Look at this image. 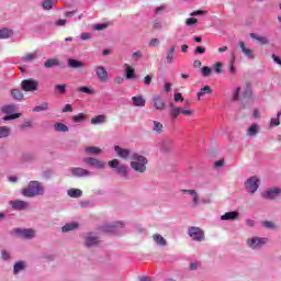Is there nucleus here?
Returning a JSON list of instances; mask_svg holds the SVG:
<instances>
[{"label":"nucleus","instance_id":"f257e3e1","mask_svg":"<svg viewBox=\"0 0 281 281\" xmlns=\"http://www.w3.org/2000/svg\"><path fill=\"white\" fill-rule=\"evenodd\" d=\"M23 196L32 199L34 196H41L45 194V189L38 181H31L27 187L22 189Z\"/></svg>","mask_w":281,"mask_h":281},{"label":"nucleus","instance_id":"f03ea898","mask_svg":"<svg viewBox=\"0 0 281 281\" xmlns=\"http://www.w3.org/2000/svg\"><path fill=\"white\" fill-rule=\"evenodd\" d=\"M147 164H148L147 157H144L143 155H139V154L132 155L131 168L136 172H145Z\"/></svg>","mask_w":281,"mask_h":281},{"label":"nucleus","instance_id":"7ed1b4c3","mask_svg":"<svg viewBox=\"0 0 281 281\" xmlns=\"http://www.w3.org/2000/svg\"><path fill=\"white\" fill-rule=\"evenodd\" d=\"M189 236L190 238H192V240H196L198 243H201V240H205V233L200 227H190Z\"/></svg>","mask_w":281,"mask_h":281},{"label":"nucleus","instance_id":"20e7f679","mask_svg":"<svg viewBox=\"0 0 281 281\" xmlns=\"http://www.w3.org/2000/svg\"><path fill=\"white\" fill-rule=\"evenodd\" d=\"M21 87L23 91H38V81L36 79H24Z\"/></svg>","mask_w":281,"mask_h":281},{"label":"nucleus","instance_id":"39448f33","mask_svg":"<svg viewBox=\"0 0 281 281\" xmlns=\"http://www.w3.org/2000/svg\"><path fill=\"white\" fill-rule=\"evenodd\" d=\"M269 243L268 238L254 237L247 240V244L251 249H260L262 245H267Z\"/></svg>","mask_w":281,"mask_h":281},{"label":"nucleus","instance_id":"423d86ee","mask_svg":"<svg viewBox=\"0 0 281 281\" xmlns=\"http://www.w3.org/2000/svg\"><path fill=\"white\" fill-rule=\"evenodd\" d=\"M83 164H87L88 166H93V168H99L100 170H102V168H105L106 164H104V161L99 160L97 158L93 157H86L82 159Z\"/></svg>","mask_w":281,"mask_h":281},{"label":"nucleus","instance_id":"0eeeda50","mask_svg":"<svg viewBox=\"0 0 281 281\" xmlns=\"http://www.w3.org/2000/svg\"><path fill=\"white\" fill-rule=\"evenodd\" d=\"M15 234L21 236L22 238H26L27 240H30L31 238H34V236H36V231H34L33 228H16Z\"/></svg>","mask_w":281,"mask_h":281},{"label":"nucleus","instance_id":"6e6552de","mask_svg":"<svg viewBox=\"0 0 281 281\" xmlns=\"http://www.w3.org/2000/svg\"><path fill=\"white\" fill-rule=\"evenodd\" d=\"M94 71L101 82H106V80H109V71H106V68H104V66H97L94 68Z\"/></svg>","mask_w":281,"mask_h":281},{"label":"nucleus","instance_id":"1a4fd4ad","mask_svg":"<svg viewBox=\"0 0 281 281\" xmlns=\"http://www.w3.org/2000/svg\"><path fill=\"white\" fill-rule=\"evenodd\" d=\"M258 178L251 177L246 181V190L247 192H250V194H254L258 190Z\"/></svg>","mask_w":281,"mask_h":281},{"label":"nucleus","instance_id":"9d476101","mask_svg":"<svg viewBox=\"0 0 281 281\" xmlns=\"http://www.w3.org/2000/svg\"><path fill=\"white\" fill-rule=\"evenodd\" d=\"M154 108L157 111H164L166 109V101L161 98V95L156 94L153 97Z\"/></svg>","mask_w":281,"mask_h":281},{"label":"nucleus","instance_id":"9b49d317","mask_svg":"<svg viewBox=\"0 0 281 281\" xmlns=\"http://www.w3.org/2000/svg\"><path fill=\"white\" fill-rule=\"evenodd\" d=\"M239 48L241 49L243 54L247 56L250 60H254V58H256L254 49L248 48L243 41H239Z\"/></svg>","mask_w":281,"mask_h":281},{"label":"nucleus","instance_id":"f8f14e48","mask_svg":"<svg viewBox=\"0 0 281 281\" xmlns=\"http://www.w3.org/2000/svg\"><path fill=\"white\" fill-rule=\"evenodd\" d=\"M72 177H90L91 171L81 168V167H75L71 169Z\"/></svg>","mask_w":281,"mask_h":281},{"label":"nucleus","instance_id":"ddd939ff","mask_svg":"<svg viewBox=\"0 0 281 281\" xmlns=\"http://www.w3.org/2000/svg\"><path fill=\"white\" fill-rule=\"evenodd\" d=\"M114 150L117 154V157H121V159H128V157L131 156V150L124 149L120 146H115Z\"/></svg>","mask_w":281,"mask_h":281},{"label":"nucleus","instance_id":"4468645a","mask_svg":"<svg viewBox=\"0 0 281 281\" xmlns=\"http://www.w3.org/2000/svg\"><path fill=\"white\" fill-rule=\"evenodd\" d=\"M169 109H170L169 115H170L172 122H175V120H177L179 117V115H181V108H177V106H175V104L171 103L169 105Z\"/></svg>","mask_w":281,"mask_h":281},{"label":"nucleus","instance_id":"2eb2a0df","mask_svg":"<svg viewBox=\"0 0 281 281\" xmlns=\"http://www.w3.org/2000/svg\"><path fill=\"white\" fill-rule=\"evenodd\" d=\"M68 67L70 69H82V67H85V63H82L78 59L69 58L68 59Z\"/></svg>","mask_w":281,"mask_h":281},{"label":"nucleus","instance_id":"dca6fc26","mask_svg":"<svg viewBox=\"0 0 281 281\" xmlns=\"http://www.w3.org/2000/svg\"><path fill=\"white\" fill-rule=\"evenodd\" d=\"M10 205L14 209V210H26L27 207V202L23 201V200H16V201H11Z\"/></svg>","mask_w":281,"mask_h":281},{"label":"nucleus","instance_id":"f3484780","mask_svg":"<svg viewBox=\"0 0 281 281\" xmlns=\"http://www.w3.org/2000/svg\"><path fill=\"white\" fill-rule=\"evenodd\" d=\"M46 69H52L53 67H60V60L58 58H49L44 63Z\"/></svg>","mask_w":281,"mask_h":281},{"label":"nucleus","instance_id":"a211bd4d","mask_svg":"<svg viewBox=\"0 0 281 281\" xmlns=\"http://www.w3.org/2000/svg\"><path fill=\"white\" fill-rule=\"evenodd\" d=\"M278 194H280V189L279 188H274V189H270L267 192L262 193L263 199H276V196H278Z\"/></svg>","mask_w":281,"mask_h":281},{"label":"nucleus","instance_id":"6ab92c4d","mask_svg":"<svg viewBox=\"0 0 281 281\" xmlns=\"http://www.w3.org/2000/svg\"><path fill=\"white\" fill-rule=\"evenodd\" d=\"M132 103L134 106H146V99L144 95L132 97Z\"/></svg>","mask_w":281,"mask_h":281},{"label":"nucleus","instance_id":"aec40b11","mask_svg":"<svg viewBox=\"0 0 281 281\" xmlns=\"http://www.w3.org/2000/svg\"><path fill=\"white\" fill-rule=\"evenodd\" d=\"M124 226V222H116L113 225L111 224H106L103 226V232H115V229H117V227H123Z\"/></svg>","mask_w":281,"mask_h":281},{"label":"nucleus","instance_id":"412c9836","mask_svg":"<svg viewBox=\"0 0 281 281\" xmlns=\"http://www.w3.org/2000/svg\"><path fill=\"white\" fill-rule=\"evenodd\" d=\"M250 38L254 41H257V43H260V45H269V38L265 36H260L256 33H250Z\"/></svg>","mask_w":281,"mask_h":281},{"label":"nucleus","instance_id":"4be33fe9","mask_svg":"<svg viewBox=\"0 0 281 281\" xmlns=\"http://www.w3.org/2000/svg\"><path fill=\"white\" fill-rule=\"evenodd\" d=\"M238 218V212L231 211L221 216V221H236Z\"/></svg>","mask_w":281,"mask_h":281},{"label":"nucleus","instance_id":"5701e85b","mask_svg":"<svg viewBox=\"0 0 281 281\" xmlns=\"http://www.w3.org/2000/svg\"><path fill=\"white\" fill-rule=\"evenodd\" d=\"M175 49H177L176 46H170L167 50L166 60L168 65H172V63H175Z\"/></svg>","mask_w":281,"mask_h":281},{"label":"nucleus","instance_id":"b1692460","mask_svg":"<svg viewBox=\"0 0 281 281\" xmlns=\"http://www.w3.org/2000/svg\"><path fill=\"white\" fill-rule=\"evenodd\" d=\"M153 239L157 245H159V247H166L168 245V241H166V238H164V236L159 234H154Z\"/></svg>","mask_w":281,"mask_h":281},{"label":"nucleus","instance_id":"393cba45","mask_svg":"<svg viewBox=\"0 0 281 281\" xmlns=\"http://www.w3.org/2000/svg\"><path fill=\"white\" fill-rule=\"evenodd\" d=\"M203 95H212V87L204 86L203 88H201L200 91L198 92V100H201Z\"/></svg>","mask_w":281,"mask_h":281},{"label":"nucleus","instance_id":"a878e982","mask_svg":"<svg viewBox=\"0 0 281 281\" xmlns=\"http://www.w3.org/2000/svg\"><path fill=\"white\" fill-rule=\"evenodd\" d=\"M79 93H86L87 95H95V90L91 87L82 86L77 88Z\"/></svg>","mask_w":281,"mask_h":281},{"label":"nucleus","instance_id":"bb28decb","mask_svg":"<svg viewBox=\"0 0 281 281\" xmlns=\"http://www.w3.org/2000/svg\"><path fill=\"white\" fill-rule=\"evenodd\" d=\"M125 78L126 80H133V78H135V69L128 64L125 65Z\"/></svg>","mask_w":281,"mask_h":281},{"label":"nucleus","instance_id":"cd10ccee","mask_svg":"<svg viewBox=\"0 0 281 281\" xmlns=\"http://www.w3.org/2000/svg\"><path fill=\"white\" fill-rule=\"evenodd\" d=\"M85 151L88 155H100L102 153V149H100V147L89 146L85 148Z\"/></svg>","mask_w":281,"mask_h":281},{"label":"nucleus","instance_id":"c85d7f7f","mask_svg":"<svg viewBox=\"0 0 281 281\" xmlns=\"http://www.w3.org/2000/svg\"><path fill=\"white\" fill-rule=\"evenodd\" d=\"M98 243H100V239H98V237H93L91 235L86 237V247H93V245H98Z\"/></svg>","mask_w":281,"mask_h":281},{"label":"nucleus","instance_id":"c756f323","mask_svg":"<svg viewBox=\"0 0 281 281\" xmlns=\"http://www.w3.org/2000/svg\"><path fill=\"white\" fill-rule=\"evenodd\" d=\"M106 122V115L100 114L91 119V124H104Z\"/></svg>","mask_w":281,"mask_h":281},{"label":"nucleus","instance_id":"7c9ffc66","mask_svg":"<svg viewBox=\"0 0 281 281\" xmlns=\"http://www.w3.org/2000/svg\"><path fill=\"white\" fill-rule=\"evenodd\" d=\"M68 196H70L71 199H80V196H82V190L70 189L68 190Z\"/></svg>","mask_w":281,"mask_h":281},{"label":"nucleus","instance_id":"2f4dec72","mask_svg":"<svg viewBox=\"0 0 281 281\" xmlns=\"http://www.w3.org/2000/svg\"><path fill=\"white\" fill-rule=\"evenodd\" d=\"M183 193L186 194H190L191 196H193V203L194 205H199V194L196 193L195 190H182Z\"/></svg>","mask_w":281,"mask_h":281},{"label":"nucleus","instance_id":"473e14b6","mask_svg":"<svg viewBox=\"0 0 281 281\" xmlns=\"http://www.w3.org/2000/svg\"><path fill=\"white\" fill-rule=\"evenodd\" d=\"M54 128L57 133H67L69 131V127L64 123H55Z\"/></svg>","mask_w":281,"mask_h":281},{"label":"nucleus","instance_id":"72a5a7b5","mask_svg":"<svg viewBox=\"0 0 281 281\" xmlns=\"http://www.w3.org/2000/svg\"><path fill=\"white\" fill-rule=\"evenodd\" d=\"M25 269V262L19 261L13 266V273L14 276H18L20 271H23Z\"/></svg>","mask_w":281,"mask_h":281},{"label":"nucleus","instance_id":"f704fd0d","mask_svg":"<svg viewBox=\"0 0 281 281\" xmlns=\"http://www.w3.org/2000/svg\"><path fill=\"white\" fill-rule=\"evenodd\" d=\"M2 113H5L7 115H11V113H14L16 111V105L10 104V105H4L1 109Z\"/></svg>","mask_w":281,"mask_h":281},{"label":"nucleus","instance_id":"c9c22d12","mask_svg":"<svg viewBox=\"0 0 281 281\" xmlns=\"http://www.w3.org/2000/svg\"><path fill=\"white\" fill-rule=\"evenodd\" d=\"M74 229H78V223H68L61 227V232H74Z\"/></svg>","mask_w":281,"mask_h":281},{"label":"nucleus","instance_id":"e433bc0d","mask_svg":"<svg viewBox=\"0 0 281 281\" xmlns=\"http://www.w3.org/2000/svg\"><path fill=\"white\" fill-rule=\"evenodd\" d=\"M153 132L158 134L164 133V124H161V122L154 121Z\"/></svg>","mask_w":281,"mask_h":281},{"label":"nucleus","instance_id":"4c0bfd02","mask_svg":"<svg viewBox=\"0 0 281 281\" xmlns=\"http://www.w3.org/2000/svg\"><path fill=\"white\" fill-rule=\"evenodd\" d=\"M85 120H87V115H85V113H79L72 116V122H75V124H82Z\"/></svg>","mask_w":281,"mask_h":281},{"label":"nucleus","instance_id":"58836bf2","mask_svg":"<svg viewBox=\"0 0 281 281\" xmlns=\"http://www.w3.org/2000/svg\"><path fill=\"white\" fill-rule=\"evenodd\" d=\"M10 127L8 126H0V139L10 137Z\"/></svg>","mask_w":281,"mask_h":281},{"label":"nucleus","instance_id":"ea45409f","mask_svg":"<svg viewBox=\"0 0 281 281\" xmlns=\"http://www.w3.org/2000/svg\"><path fill=\"white\" fill-rule=\"evenodd\" d=\"M117 175H121V177H127L128 175V167L125 165H121L116 168Z\"/></svg>","mask_w":281,"mask_h":281},{"label":"nucleus","instance_id":"a19ab883","mask_svg":"<svg viewBox=\"0 0 281 281\" xmlns=\"http://www.w3.org/2000/svg\"><path fill=\"white\" fill-rule=\"evenodd\" d=\"M55 91L57 93H59L60 95H65V93L67 92V85H65V83L56 85L55 86Z\"/></svg>","mask_w":281,"mask_h":281},{"label":"nucleus","instance_id":"79ce46f5","mask_svg":"<svg viewBox=\"0 0 281 281\" xmlns=\"http://www.w3.org/2000/svg\"><path fill=\"white\" fill-rule=\"evenodd\" d=\"M54 5H56V1L54 0H45L43 3H42V8L44 10H52V8H54Z\"/></svg>","mask_w":281,"mask_h":281},{"label":"nucleus","instance_id":"37998d69","mask_svg":"<svg viewBox=\"0 0 281 281\" xmlns=\"http://www.w3.org/2000/svg\"><path fill=\"white\" fill-rule=\"evenodd\" d=\"M12 34H14L12 32V30H9V29L0 30V38H10V36H12Z\"/></svg>","mask_w":281,"mask_h":281},{"label":"nucleus","instance_id":"c03bdc74","mask_svg":"<svg viewBox=\"0 0 281 281\" xmlns=\"http://www.w3.org/2000/svg\"><path fill=\"white\" fill-rule=\"evenodd\" d=\"M11 95L14 100H23V92L19 89H13Z\"/></svg>","mask_w":281,"mask_h":281},{"label":"nucleus","instance_id":"a18cd8bd","mask_svg":"<svg viewBox=\"0 0 281 281\" xmlns=\"http://www.w3.org/2000/svg\"><path fill=\"white\" fill-rule=\"evenodd\" d=\"M257 134H258V125L252 124V125L248 128L247 135H248L249 137H254V136H256Z\"/></svg>","mask_w":281,"mask_h":281},{"label":"nucleus","instance_id":"49530a36","mask_svg":"<svg viewBox=\"0 0 281 281\" xmlns=\"http://www.w3.org/2000/svg\"><path fill=\"white\" fill-rule=\"evenodd\" d=\"M49 109V104L47 102L42 103L33 109L35 113H41V111H47Z\"/></svg>","mask_w":281,"mask_h":281},{"label":"nucleus","instance_id":"de8ad7c7","mask_svg":"<svg viewBox=\"0 0 281 281\" xmlns=\"http://www.w3.org/2000/svg\"><path fill=\"white\" fill-rule=\"evenodd\" d=\"M262 227H265L266 229H277L278 228L276 223L270 222V221H263L262 222Z\"/></svg>","mask_w":281,"mask_h":281},{"label":"nucleus","instance_id":"09e8293b","mask_svg":"<svg viewBox=\"0 0 281 281\" xmlns=\"http://www.w3.org/2000/svg\"><path fill=\"white\" fill-rule=\"evenodd\" d=\"M19 117H21V113H15V114L4 116L3 121L4 122H10L12 120H19Z\"/></svg>","mask_w":281,"mask_h":281},{"label":"nucleus","instance_id":"8fccbe9b","mask_svg":"<svg viewBox=\"0 0 281 281\" xmlns=\"http://www.w3.org/2000/svg\"><path fill=\"white\" fill-rule=\"evenodd\" d=\"M201 71H202V76H204V78H209V76L212 75V68H210L207 66L202 67Z\"/></svg>","mask_w":281,"mask_h":281},{"label":"nucleus","instance_id":"3c124183","mask_svg":"<svg viewBox=\"0 0 281 281\" xmlns=\"http://www.w3.org/2000/svg\"><path fill=\"white\" fill-rule=\"evenodd\" d=\"M234 60H236V55H232V60L229 63V74L234 76L236 74V67H234Z\"/></svg>","mask_w":281,"mask_h":281},{"label":"nucleus","instance_id":"603ef678","mask_svg":"<svg viewBox=\"0 0 281 281\" xmlns=\"http://www.w3.org/2000/svg\"><path fill=\"white\" fill-rule=\"evenodd\" d=\"M133 60H142L144 58V55L142 54V50H137L132 54Z\"/></svg>","mask_w":281,"mask_h":281},{"label":"nucleus","instance_id":"864d4df0","mask_svg":"<svg viewBox=\"0 0 281 281\" xmlns=\"http://www.w3.org/2000/svg\"><path fill=\"white\" fill-rule=\"evenodd\" d=\"M106 27H109V23H102V24L94 25V30H97V32H102V30H106Z\"/></svg>","mask_w":281,"mask_h":281},{"label":"nucleus","instance_id":"5fc2aeb1","mask_svg":"<svg viewBox=\"0 0 281 281\" xmlns=\"http://www.w3.org/2000/svg\"><path fill=\"white\" fill-rule=\"evenodd\" d=\"M215 74H221L223 71V63L217 61L214 66Z\"/></svg>","mask_w":281,"mask_h":281},{"label":"nucleus","instance_id":"6e6d98bb","mask_svg":"<svg viewBox=\"0 0 281 281\" xmlns=\"http://www.w3.org/2000/svg\"><path fill=\"white\" fill-rule=\"evenodd\" d=\"M196 23H199V20H196L194 18H189L186 20V25H188V26L196 25Z\"/></svg>","mask_w":281,"mask_h":281},{"label":"nucleus","instance_id":"4d7b16f0","mask_svg":"<svg viewBox=\"0 0 281 281\" xmlns=\"http://www.w3.org/2000/svg\"><path fill=\"white\" fill-rule=\"evenodd\" d=\"M251 85L250 83H247L246 85V90H245V93H244V95H245V98H251Z\"/></svg>","mask_w":281,"mask_h":281},{"label":"nucleus","instance_id":"13d9d810","mask_svg":"<svg viewBox=\"0 0 281 281\" xmlns=\"http://www.w3.org/2000/svg\"><path fill=\"white\" fill-rule=\"evenodd\" d=\"M108 164H109L110 168L117 169L120 167V160H117V159L110 160Z\"/></svg>","mask_w":281,"mask_h":281},{"label":"nucleus","instance_id":"bf43d9fd","mask_svg":"<svg viewBox=\"0 0 281 281\" xmlns=\"http://www.w3.org/2000/svg\"><path fill=\"white\" fill-rule=\"evenodd\" d=\"M205 14H207V11L198 10V11L190 13V16H201V15H205Z\"/></svg>","mask_w":281,"mask_h":281},{"label":"nucleus","instance_id":"052dcab7","mask_svg":"<svg viewBox=\"0 0 281 281\" xmlns=\"http://www.w3.org/2000/svg\"><path fill=\"white\" fill-rule=\"evenodd\" d=\"M36 58V53H29L23 57V60H34Z\"/></svg>","mask_w":281,"mask_h":281},{"label":"nucleus","instance_id":"680f3d73","mask_svg":"<svg viewBox=\"0 0 281 281\" xmlns=\"http://www.w3.org/2000/svg\"><path fill=\"white\" fill-rule=\"evenodd\" d=\"M20 128L22 131H25V128H32V121H25L22 125H20Z\"/></svg>","mask_w":281,"mask_h":281},{"label":"nucleus","instance_id":"e2e57ef3","mask_svg":"<svg viewBox=\"0 0 281 281\" xmlns=\"http://www.w3.org/2000/svg\"><path fill=\"white\" fill-rule=\"evenodd\" d=\"M175 102H183V94L181 92L175 94Z\"/></svg>","mask_w":281,"mask_h":281},{"label":"nucleus","instance_id":"0e129e2a","mask_svg":"<svg viewBox=\"0 0 281 281\" xmlns=\"http://www.w3.org/2000/svg\"><path fill=\"white\" fill-rule=\"evenodd\" d=\"M159 45V38H153L149 42V47H157Z\"/></svg>","mask_w":281,"mask_h":281},{"label":"nucleus","instance_id":"69168bd1","mask_svg":"<svg viewBox=\"0 0 281 281\" xmlns=\"http://www.w3.org/2000/svg\"><path fill=\"white\" fill-rule=\"evenodd\" d=\"M270 126H280V119H271Z\"/></svg>","mask_w":281,"mask_h":281},{"label":"nucleus","instance_id":"338daca9","mask_svg":"<svg viewBox=\"0 0 281 281\" xmlns=\"http://www.w3.org/2000/svg\"><path fill=\"white\" fill-rule=\"evenodd\" d=\"M194 54H205V47L198 46L194 50Z\"/></svg>","mask_w":281,"mask_h":281},{"label":"nucleus","instance_id":"774afa93","mask_svg":"<svg viewBox=\"0 0 281 281\" xmlns=\"http://www.w3.org/2000/svg\"><path fill=\"white\" fill-rule=\"evenodd\" d=\"M91 38V33H81V41H89Z\"/></svg>","mask_w":281,"mask_h":281}]
</instances>
